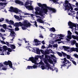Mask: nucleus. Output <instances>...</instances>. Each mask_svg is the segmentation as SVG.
<instances>
[{
    "label": "nucleus",
    "mask_w": 78,
    "mask_h": 78,
    "mask_svg": "<svg viewBox=\"0 0 78 78\" xmlns=\"http://www.w3.org/2000/svg\"><path fill=\"white\" fill-rule=\"evenodd\" d=\"M48 9H49L50 11H52L53 12H56V10L55 9L51 7H47L45 9H44L41 11H40L39 12L36 11L35 12V14L36 15L41 16H44L43 13H44L46 14L48 12Z\"/></svg>",
    "instance_id": "nucleus-1"
},
{
    "label": "nucleus",
    "mask_w": 78,
    "mask_h": 78,
    "mask_svg": "<svg viewBox=\"0 0 78 78\" xmlns=\"http://www.w3.org/2000/svg\"><path fill=\"white\" fill-rule=\"evenodd\" d=\"M33 2V1H29V0H27V2L25 5V7L26 8L28 9V10H33V7L32 5H32L31 3Z\"/></svg>",
    "instance_id": "nucleus-2"
},
{
    "label": "nucleus",
    "mask_w": 78,
    "mask_h": 78,
    "mask_svg": "<svg viewBox=\"0 0 78 78\" xmlns=\"http://www.w3.org/2000/svg\"><path fill=\"white\" fill-rule=\"evenodd\" d=\"M66 62L67 63H66L64 64L62 66L61 68H66V69H68L72 66V63L69 61L66 60Z\"/></svg>",
    "instance_id": "nucleus-3"
},
{
    "label": "nucleus",
    "mask_w": 78,
    "mask_h": 78,
    "mask_svg": "<svg viewBox=\"0 0 78 78\" xmlns=\"http://www.w3.org/2000/svg\"><path fill=\"white\" fill-rule=\"evenodd\" d=\"M45 59L44 60V62L46 64H48V61L51 64H53V61L51 60H49L50 59V57L48 55H45Z\"/></svg>",
    "instance_id": "nucleus-4"
},
{
    "label": "nucleus",
    "mask_w": 78,
    "mask_h": 78,
    "mask_svg": "<svg viewBox=\"0 0 78 78\" xmlns=\"http://www.w3.org/2000/svg\"><path fill=\"white\" fill-rule=\"evenodd\" d=\"M17 14L19 15L21 20H22V17H24V16H25V15H27V14L23 13V12H22V11L20 9L18 10Z\"/></svg>",
    "instance_id": "nucleus-5"
},
{
    "label": "nucleus",
    "mask_w": 78,
    "mask_h": 78,
    "mask_svg": "<svg viewBox=\"0 0 78 78\" xmlns=\"http://www.w3.org/2000/svg\"><path fill=\"white\" fill-rule=\"evenodd\" d=\"M23 26L24 27H22V28L23 30H25L27 29V28L25 27H30L31 26V24L28 22H25L23 24Z\"/></svg>",
    "instance_id": "nucleus-6"
},
{
    "label": "nucleus",
    "mask_w": 78,
    "mask_h": 78,
    "mask_svg": "<svg viewBox=\"0 0 78 78\" xmlns=\"http://www.w3.org/2000/svg\"><path fill=\"white\" fill-rule=\"evenodd\" d=\"M65 7L66 8V9L68 11H69L70 10V8H69V6H70L71 4L70 3H69V1L67 0L65 1Z\"/></svg>",
    "instance_id": "nucleus-7"
},
{
    "label": "nucleus",
    "mask_w": 78,
    "mask_h": 78,
    "mask_svg": "<svg viewBox=\"0 0 78 78\" xmlns=\"http://www.w3.org/2000/svg\"><path fill=\"white\" fill-rule=\"evenodd\" d=\"M68 25L70 26L69 28L71 29H76V25L74 23H73L71 22L68 23Z\"/></svg>",
    "instance_id": "nucleus-8"
},
{
    "label": "nucleus",
    "mask_w": 78,
    "mask_h": 78,
    "mask_svg": "<svg viewBox=\"0 0 78 78\" xmlns=\"http://www.w3.org/2000/svg\"><path fill=\"white\" fill-rule=\"evenodd\" d=\"M3 64H4V65H5V66H8L9 65L10 68L12 69L13 68V67H12V62H11L10 61H8V62L5 61L3 63Z\"/></svg>",
    "instance_id": "nucleus-9"
},
{
    "label": "nucleus",
    "mask_w": 78,
    "mask_h": 78,
    "mask_svg": "<svg viewBox=\"0 0 78 78\" xmlns=\"http://www.w3.org/2000/svg\"><path fill=\"white\" fill-rule=\"evenodd\" d=\"M19 9H17V8H14L13 7H10V10H9V11H11V12H15L16 14H17Z\"/></svg>",
    "instance_id": "nucleus-10"
},
{
    "label": "nucleus",
    "mask_w": 78,
    "mask_h": 78,
    "mask_svg": "<svg viewBox=\"0 0 78 78\" xmlns=\"http://www.w3.org/2000/svg\"><path fill=\"white\" fill-rule=\"evenodd\" d=\"M26 48L28 50V51H33V52H36V51L37 50H37V49H36V48H32L30 46L26 47Z\"/></svg>",
    "instance_id": "nucleus-11"
},
{
    "label": "nucleus",
    "mask_w": 78,
    "mask_h": 78,
    "mask_svg": "<svg viewBox=\"0 0 78 78\" xmlns=\"http://www.w3.org/2000/svg\"><path fill=\"white\" fill-rule=\"evenodd\" d=\"M72 35V33L70 31V30H69L68 31V35L67 36V37L68 39H66V40L67 41H70L69 39H72V37H71Z\"/></svg>",
    "instance_id": "nucleus-12"
},
{
    "label": "nucleus",
    "mask_w": 78,
    "mask_h": 78,
    "mask_svg": "<svg viewBox=\"0 0 78 78\" xmlns=\"http://www.w3.org/2000/svg\"><path fill=\"white\" fill-rule=\"evenodd\" d=\"M56 36H58L59 37V38L60 39H57L55 40V42H58V41H61V39H63L61 37H64V35H62V34H60L56 35Z\"/></svg>",
    "instance_id": "nucleus-13"
},
{
    "label": "nucleus",
    "mask_w": 78,
    "mask_h": 78,
    "mask_svg": "<svg viewBox=\"0 0 78 78\" xmlns=\"http://www.w3.org/2000/svg\"><path fill=\"white\" fill-rule=\"evenodd\" d=\"M37 4L39 7H41V8H42L43 6L45 7V8L44 9H45V8H49V7L47 6V5H46V4H42L40 3H37Z\"/></svg>",
    "instance_id": "nucleus-14"
},
{
    "label": "nucleus",
    "mask_w": 78,
    "mask_h": 78,
    "mask_svg": "<svg viewBox=\"0 0 78 78\" xmlns=\"http://www.w3.org/2000/svg\"><path fill=\"white\" fill-rule=\"evenodd\" d=\"M15 32L13 31H12L11 32L10 35L11 36V37L12 38V39H11V41H13V39L15 37V35L16 34H15Z\"/></svg>",
    "instance_id": "nucleus-15"
},
{
    "label": "nucleus",
    "mask_w": 78,
    "mask_h": 78,
    "mask_svg": "<svg viewBox=\"0 0 78 78\" xmlns=\"http://www.w3.org/2000/svg\"><path fill=\"white\" fill-rule=\"evenodd\" d=\"M5 22L9 24V25H13L14 23V21L12 20L9 21L8 19H5Z\"/></svg>",
    "instance_id": "nucleus-16"
},
{
    "label": "nucleus",
    "mask_w": 78,
    "mask_h": 78,
    "mask_svg": "<svg viewBox=\"0 0 78 78\" xmlns=\"http://www.w3.org/2000/svg\"><path fill=\"white\" fill-rule=\"evenodd\" d=\"M6 54V51H4L3 49H1L0 47V55H5Z\"/></svg>",
    "instance_id": "nucleus-17"
},
{
    "label": "nucleus",
    "mask_w": 78,
    "mask_h": 78,
    "mask_svg": "<svg viewBox=\"0 0 78 78\" xmlns=\"http://www.w3.org/2000/svg\"><path fill=\"white\" fill-rule=\"evenodd\" d=\"M32 61V63H36V61L35 59H34V58L31 57L29 59H28L27 61Z\"/></svg>",
    "instance_id": "nucleus-18"
},
{
    "label": "nucleus",
    "mask_w": 78,
    "mask_h": 78,
    "mask_svg": "<svg viewBox=\"0 0 78 78\" xmlns=\"http://www.w3.org/2000/svg\"><path fill=\"white\" fill-rule=\"evenodd\" d=\"M0 42H1V43L2 44H6V45H7L8 46H9L10 45V44H9V43L8 42L6 41L5 42L4 41H2V40H0Z\"/></svg>",
    "instance_id": "nucleus-19"
},
{
    "label": "nucleus",
    "mask_w": 78,
    "mask_h": 78,
    "mask_svg": "<svg viewBox=\"0 0 78 78\" xmlns=\"http://www.w3.org/2000/svg\"><path fill=\"white\" fill-rule=\"evenodd\" d=\"M62 61V64H65L66 62H67V59L66 58H64L61 59Z\"/></svg>",
    "instance_id": "nucleus-20"
},
{
    "label": "nucleus",
    "mask_w": 78,
    "mask_h": 78,
    "mask_svg": "<svg viewBox=\"0 0 78 78\" xmlns=\"http://www.w3.org/2000/svg\"><path fill=\"white\" fill-rule=\"evenodd\" d=\"M63 48L65 51H67L68 50L70 49V48L68 46H63Z\"/></svg>",
    "instance_id": "nucleus-21"
},
{
    "label": "nucleus",
    "mask_w": 78,
    "mask_h": 78,
    "mask_svg": "<svg viewBox=\"0 0 78 78\" xmlns=\"http://www.w3.org/2000/svg\"><path fill=\"white\" fill-rule=\"evenodd\" d=\"M37 66L36 65H34L33 66H28L27 67V69H32V68H34V69H35V68H37Z\"/></svg>",
    "instance_id": "nucleus-22"
},
{
    "label": "nucleus",
    "mask_w": 78,
    "mask_h": 78,
    "mask_svg": "<svg viewBox=\"0 0 78 78\" xmlns=\"http://www.w3.org/2000/svg\"><path fill=\"white\" fill-rule=\"evenodd\" d=\"M37 21L41 23H44V20H42L41 19H38L37 20Z\"/></svg>",
    "instance_id": "nucleus-23"
},
{
    "label": "nucleus",
    "mask_w": 78,
    "mask_h": 78,
    "mask_svg": "<svg viewBox=\"0 0 78 78\" xmlns=\"http://www.w3.org/2000/svg\"><path fill=\"white\" fill-rule=\"evenodd\" d=\"M0 4L1 5L0 6V9H4V8H5V6H4V3H0Z\"/></svg>",
    "instance_id": "nucleus-24"
},
{
    "label": "nucleus",
    "mask_w": 78,
    "mask_h": 78,
    "mask_svg": "<svg viewBox=\"0 0 78 78\" xmlns=\"http://www.w3.org/2000/svg\"><path fill=\"white\" fill-rule=\"evenodd\" d=\"M51 2H53L54 3H55V4H58L59 3V0H49Z\"/></svg>",
    "instance_id": "nucleus-25"
},
{
    "label": "nucleus",
    "mask_w": 78,
    "mask_h": 78,
    "mask_svg": "<svg viewBox=\"0 0 78 78\" xmlns=\"http://www.w3.org/2000/svg\"><path fill=\"white\" fill-rule=\"evenodd\" d=\"M14 17L15 19H18V20H19V21H20V20H21V19L20 18V17L19 16L17 15H14Z\"/></svg>",
    "instance_id": "nucleus-26"
},
{
    "label": "nucleus",
    "mask_w": 78,
    "mask_h": 78,
    "mask_svg": "<svg viewBox=\"0 0 78 78\" xmlns=\"http://www.w3.org/2000/svg\"><path fill=\"white\" fill-rule=\"evenodd\" d=\"M35 10L36 11H37L38 12H39L40 11V8L39 7H36L35 8Z\"/></svg>",
    "instance_id": "nucleus-27"
},
{
    "label": "nucleus",
    "mask_w": 78,
    "mask_h": 78,
    "mask_svg": "<svg viewBox=\"0 0 78 78\" xmlns=\"http://www.w3.org/2000/svg\"><path fill=\"white\" fill-rule=\"evenodd\" d=\"M69 49L71 52H72V51H75V48H74L73 47L71 48H70V49Z\"/></svg>",
    "instance_id": "nucleus-28"
},
{
    "label": "nucleus",
    "mask_w": 78,
    "mask_h": 78,
    "mask_svg": "<svg viewBox=\"0 0 78 78\" xmlns=\"http://www.w3.org/2000/svg\"><path fill=\"white\" fill-rule=\"evenodd\" d=\"M13 25L16 27H19V23H16L14 24H13Z\"/></svg>",
    "instance_id": "nucleus-29"
},
{
    "label": "nucleus",
    "mask_w": 78,
    "mask_h": 78,
    "mask_svg": "<svg viewBox=\"0 0 78 78\" xmlns=\"http://www.w3.org/2000/svg\"><path fill=\"white\" fill-rule=\"evenodd\" d=\"M2 49H3L5 51L7 50L8 48H7V46H4L2 47Z\"/></svg>",
    "instance_id": "nucleus-30"
},
{
    "label": "nucleus",
    "mask_w": 78,
    "mask_h": 78,
    "mask_svg": "<svg viewBox=\"0 0 78 78\" xmlns=\"http://www.w3.org/2000/svg\"><path fill=\"white\" fill-rule=\"evenodd\" d=\"M66 58L68 59H72L73 58H71V56L70 55H67V56H66Z\"/></svg>",
    "instance_id": "nucleus-31"
},
{
    "label": "nucleus",
    "mask_w": 78,
    "mask_h": 78,
    "mask_svg": "<svg viewBox=\"0 0 78 78\" xmlns=\"http://www.w3.org/2000/svg\"><path fill=\"white\" fill-rule=\"evenodd\" d=\"M49 30L50 31H52L53 32H55V29L54 27L51 28Z\"/></svg>",
    "instance_id": "nucleus-32"
},
{
    "label": "nucleus",
    "mask_w": 78,
    "mask_h": 78,
    "mask_svg": "<svg viewBox=\"0 0 78 78\" xmlns=\"http://www.w3.org/2000/svg\"><path fill=\"white\" fill-rule=\"evenodd\" d=\"M0 68L2 69H4L5 68V66H3V64H2V63H0Z\"/></svg>",
    "instance_id": "nucleus-33"
},
{
    "label": "nucleus",
    "mask_w": 78,
    "mask_h": 78,
    "mask_svg": "<svg viewBox=\"0 0 78 78\" xmlns=\"http://www.w3.org/2000/svg\"><path fill=\"white\" fill-rule=\"evenodd\" d=\"M76 43V41L75 40H73L71 42V44L72 45H73L75 43Z\"/></svg>",
    "instance_id": "nucleus-34"
},
{
    "label": "nucleus",
    "mask_w": 78,
    "mask_h": 78,
    "mask_svg": "<svg viewBox=\"0 0 78 78\" xmlns=\"http://www.w3.org/2000/svg\"><path fill=\"white\" fill-rule=\"evenodd\" d=\"M10 47L12 48L13 49H15V48H16V46L14 45L13 44H10Z\"/></svg>",
    "instance_id": "nucleus-35"
},
{
    "label": "nucleus",
    "mask_w": 78,
    "mask_h": 78,
    "mask_svg": "<svg viewBox=\"0 0 78 78\" xmlns=\"http://www.w3.org/2000/svg\"><path fill=\"white\" fill-rule=\"evenodd\" d=\"M62 54H63V55L64 57H66V56H67V55L66 53H65L64 52H63L62 51Z\"/></svg>",
    "instance_id": "nucleus-36"
},
{
    "label": "nucleus",
    "mask_w": 78,
    "mask_h": 78,
    "mask_svg": "<svg viewBox=\"0 0 78 78\" xmlns=\"http://www.w3.org/2000/svg\"><path fill=\"white\" fill-rule=\"evenodd\" d=\"M34 41L35 43H37L38 42H39V41L37 39H34Z\"/></svg>",
    "instance_id": "nucleus-37"
},
{
    "label": "nucleus",
    "mask_w": 78,
    "mask_h": 78,
    "mask_svg": "<svg viewBox=\"0 0 78 78\" xmlns=\"http://www.w3.org/2000/svg\"><path fill=\"white\" fill-rule=\"evenodd\" d=\"M20 1L18 0H16L15 1V2L16 3H17V4H19Z\"/></svg>",
    "instance_id": "nucleus-38"
},
{
    "label": "nucleus",
    "mask_w": 78,
    "mask_h": 78,
    "mask_svg": "<svg viewBox=\"0 0 78 78\" xmlns=\"http://www.w3.org/2000/svg\"><path fill=\"white\" fill-rule=\"evenodd\" d=\"M73 56H74L75 57V58H78V55L76 54H74V55H73Z\"/></svg>",
    "instance_id": "nucleus-39"
},
{
    "label": "nucleus",
    "mask_w": 78,
    "mask_h": 78,
    "mask_svg": "<svg viewBox=\"0 0 78 78\" xmlns=\"http://www.w3.org/2000/svg\"><path fill=\"white\" fill-rule=\"evenodd\" d=\"M23 39L25 41V43H27V45H30V43H28V42L27 41H26V40H25V39L24 38Z\"/></svg>",
    "instance_id": "nucleus-40"
},
{
    "label": "nucleus",
    "mask_w": 78,
    "mask_h": 78,
    "mask_svg": "<svg viewBox=\"0 0 78 78\" xmlns=\"http://www.w3.org/2000/svg\"><path fill=\"white\" fill-rule=\"evenodd\" d=\"M57 53H58V55H59V56H60L61 57V56H62V53H61L59 52H58Z\"/></svg>",
    "instance_id": "nucleus-41"
},
{
    "label": "nucleus",
    "mask_w": 78,
    "mask_h": 78,
    "mask_svg": "<svg viewBox=\"0 0 78 78\" xmlns=\"http://www.w3.org/2000/svg\"><path fill=\"white\" fill-rule=\"evenodd\" d=\"M36 51H37V54H38V55H40V54H41L40 51H39V49H38V51L36 50Z\"/></svg>",
    "instance_id": "nucleus-42"
},
{
    "label": "nucleus",
    "mask_w": 78,
    "mask_h": 78,
    "mask_svg": "<svg viewBox=\"0 0 78 78\" xmlns=\"http://www.w3.org/2000/svg\"><path fill=\"white\" fill-rule=\"evenodd\" d=\"M2 27L4 28H6V24H4L2 25Z\"/></svg>",
    "instance_id": "nucleus-43"
},
{
    "label": "nucleus",
    "mask_w": 78,
    "mask_h": 78,
    "mask_svg": "<svg viewBox=\"0 0 78 78\" xmlns=\"http://www.w3.org/2000/svg\"><path fill=\"white\" fill-rule=\"evenodd\" d=\"M47 69L48 70H49V69L50 70H51L52 72H53V69Z\"/></svg>",
    "instance_id": "nucleus-44"
},
{
    "label": "nucleus",
    "mask_w": 78,
    "mask_h": 78,
    "mask_svg": "<svg viewBox=\"0 0 78 78\" xmlns=\"http://www.w3.org/2000/svg\"><path fill=\"white\" fill-rule=\"evenodd\" d=\"M58 47V45L57 44H55L53 45V47H54V48H56V47Z\"/></svg>",
    "instance_id": "nucleus-45"
},
{
    "label": "nucleus",
    "mask_w": 78,
    "mask_h": 78,
    "mask_svg": "<svg viewBox=\"0 0 78 78\" xmlns=\"http://www.w3.org/2000/svg\"><path fill=\"white\" fill-rule=\"evenodd\" d=\"M19 5H23V3L22 2H21L20 1Z\"/></svg>",
    "instance_id": "nucleus-46"
},
{
    "label": "nucleus",
    "mask_w": 78,
    "mask_h": 78,
    "mask_svg": "<svg viewBox=\"0 0 78 78\" xmlns=\"http://www.w3.org/2000/svg\"><path fill=\"white\" fill-rule=\"evenodd\" d=\"M0 30L2 32H3V33H5V30H4V29H1Z\"/></svg>",
    "instance_id": "nucleus-47"
},
{
    "label": "nucleus",
    "mask_w": 78,
    "mask_h": 78,
    "mask_svg": "<svg viewBox=\"0 0 78 78\" xmlns=\"http://www.w3.org/2000/svg\"><path fill=\"white\" fill-rule=\"evenodd\" d=\"M72 37L73 39H76V37H76L74 35H73Z\"/></svg>",
    "instance_id": "nucleus-48"
},
{
    "label": "nucleus",
    "mask_w": 78,
    "mask_h": 78,
    "mask_svg": "<svg viewBox=\"0 0 78 78\" xmlns=\"http://www.w3.org/2000/svg\"><path fill=\"white\" fill-rule=\"evenodd\" d=\"M34 25H35V26H36V27H37V22H36V21L34 22Z\"/></svg>",
    "instance_id": "nucleus-49"
},
{
    "label": "nucleus",
    "mask_w": 78,
    "mask_h": 78,
    "mask_svg": "<svg viewBox=\"0 0 78 78\" xmlns=\"http://www.w3.org/2000/svg\"><path fill=\"white\" fill-rule=\"evenodd\" d=\"M53 35H54V34H53L51 33V34L49 36H51V37H53Z\"/></svg>",
    "instance_id": "nucleus-50"
},
{
    "label": "nucleus",
    "mask_w": 78,
    "mask_h": 78,
    "mask_svg": "<svg viewBox=\"0 0 78 78\" xmlns=\"http://www.w3.org/2000/svg\"><path fill=\"white\" fill-rule=\"evenodd\" d=\"M72 62L73 64H74L75 66H76V63L75 61H73Z\"/></svg>",
    "instance_id": "nucleus-51"
},
{
    "label": "nucleus",
    "mask_w": 78,
    "mask_h": 78,
    "mask_svg": "<svg viewBox=\"0 0 78 78\" xmlns=\"http://www.w3.org/2000/svg\"><path fill=\"white\" fill-rule=\"evenodd\" d=\"M8 51H9V52H11V49L10 48H8Z\"/></svg>",
    "instance_id": "nucleus-52"
},
{
    "label": "nucleus",
    "mask_w": 78,
    "mask_h": 78,
    "mask_svg": "<svg viewBox=\"0 0 78 78\" xmlns=\"http://www.w3.org/2000/svg\"><path fill=\"white\" fill-rule=\"evenodd\" d=\"M15 30L16 31H19V28H18V27L15 28Z\"/></svg>",
    "instance_id": "nucleus-53"
},
{
    "label": "nucleus",
    "mask_w": 78,
    "mask_h": 78,
    "mask_svg": "<svg viewBox=\"0 0 78 78\" xmlns=\"http://www.w3.org/2000/svg\"><path fill=\"white\" fill-rule=\"evenodd\" d=\"M75 51H76V52H78V48H75Z\"/></svg>",
    "instance_id": "nucleus-54"
},
{
    "label": "nucleus",
    "mask_w": 78,
    "mask_h": 78,
    "mask_svg": "<svg viewBox=\"0 0 78 78\" xmlns=\"http://www.w3.org/2000/svg\"><path fill=\"white\" fill-rule=\"evenodd\" d=\"M39 27L40 28H41V29H44V31H45V29L44 28V27H42V26H40Z\"/></svg>",
    "instance_id": "nucleus-55"
},
{
    "label": "nucleus",
    "mask_w": 78,
    "mask_h": 78,
    "mask_svg": "<svg viewBox=\"0 0 78 78\" xmlns=\"http://www.w3.org/2000/svg\"><path fill=\"white\" fill-rule=\"evenodd\" d=\"M70 7L71 10H73V7H71V5H70V6H69V8H70Z\"/></svg>",
    "instance_id": "nucleus-56"
},
{
    "label": "nucleus",
    "mask_w": 78,
    "mask_h": 78,
    "mask_svg": "<svg viewBox=\"0 0 78 78\" xmlns=\"http://www.w3.org/2000/svg\"><path fill=\"white\" fill-rule=\"evenodd\" d=\"M39 64L41 65H42V64H43V62H42V61H41V62H39Z\"/></svg>",
    "instance_id": "nucleus-57"
},
{
    "label": "nucleus",
    "mask_w": 78,
    "mask_h": 78,
    "mask_svg": "<svg viewBox=\"0 0 78 78\" xmlns=\"http://www.w3.org/2000/svg\"><path fill=\"white\" fill-rule=\"evenodd\" d=\"M49 47H51V48H53V46L51 44H49Z\"/></svg>",
    "instance_id": "nucleus-58"
},
{
    "label": "nucleus",
    "mask_w": 78,
    "mask_h": 78,
    "mask_svg": "<svg viewBox=\"0 0 78 78\" xmlns=\"http://www.w3.org/2000/svg\"><path fill=\"white\" fill-rule=\"evenodd\" d=\"M8 27H9V28H12V27L11 25H9L7 26Z\"/></svg>",
    "instance_id": "nucleus-59"
},
{
    "label": "nucleus",
    "mask_w": 78,
    "mask_h": 78,
    "mask_svg": "<svg viewBox=\"0 0 78 78\" xmlns=\"http://www.w3.org/2000/svg\"><path fill=\"white\" fill-rule=\"evenodd\" d=\"M51 57H52V58H56V57L54 55H51Z\"/></svg>",
    "instance_id": "nucleus-60"
},
{
    "label": "nucleus",
    "mask_w": 78,
    "mask_h": 78,
    "mask_svg": "<svg viewBox=\"0 0 78 78\" xmlns=\"http://www.w3.org/2000/svg\"><path fill=\"white\" fill-rule=\"evenodd\" d=\"M36 17H37V18H40L41 17L39 16H38L37 15H35Z\"/></svg>",
    "instance_id": "nucleus-61"
},
{
    "label": "nucleus",
    "mask_w": 78,
    "mask_h": 78,
    "mask_svg": "<svg viewBox=\"0 0 78 78\" xmlns=\"http://www.w3.org/2000/svg\"><path fill=\"white\" fill-rule=\"evenodd\" d=\"M76 47H78V44L77 43H76L75 44Z\"/></svg>",
    "instance_id": "nucleus-62"
},
{
    "label": "nucleus",
    "mask_w": 78,
    "mask_h": 78,
    "mask_svg": "<svg viewBox=\"0 0 78 78\" xmlns=\"http://www.w3.org/2000/svg\"><path fill=\"white\" fill-rule=\"evenodd\" d=\"M75 34L78 35V32L77 31H75Z\"/></svg>",
    "instance_id": "nucleus-63"
},
{
    "label": "nucleus",
    "mask_w": 78,
    "mask_h": 78,
    "mask_svg": "<svg viewBox=\"0 0 78 78\" xmlns=\"http://www.w3.org/2000/svg\"><path fill=\"white\" fill-rule=\"evenodd\" d=\"M74 9H75V11H78V8H77Z\"/></svg>",
    "instance_id": "nucleus-64"
}]
</instances>
